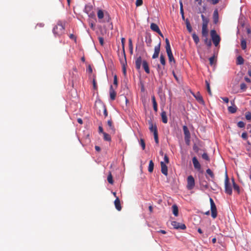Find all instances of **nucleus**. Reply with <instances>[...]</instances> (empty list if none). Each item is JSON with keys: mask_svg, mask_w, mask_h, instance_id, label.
I'll return each mask as SVG.
<instances>
[{"mask_svg": "<svg viewBox=\"0 0 251 251\" xmlns=\"http://www.w3.org/2000/svg\"><path fill=\"white\" fill-rule=\"evenodd\" d=\"M125 39L124 38H122L121 39V42H122V51H123L124 52V51H125Z\"/></svg>", "mask_w": 251, "mask_h": 251, "instance_id": "obj_55", "label": "nucleus"}, {"mask_svg": "<svg viewBox=\"0 0 251 251\" xmlns=\"http://www.w3.org/2000/svg\"><path fill=\"white\" fill-rule=\"evenodd\" d=\"M202 158L205 160H209V157L206 153H203L202 154Z\"/></svg>", "mask_w": 251, "mask_h": 251, "instance_id": "obj_52", "label": "nucleus"}, {"mask_svg": "<svg viewBox=\"0 0 251 251\" xmlns=\"http://www.w3.org/2000/svg\"><path fill=\"white\" fill-rule=\"evenodd\" d=\"M205 83L206 86V89L209 95H212V92L210 87V84L207 80H205Z\"/></svg>", "mask_w": 251, "mask_h": 251, "instance_id": "obj_39", "label": "nucleus"}, {"mask_svg": "<svg viewBox=\"0 0 251 251\" xmlns=\"http://www.w3.org/2000/svg\"><path fill=\"white\" fill-rule=\"evenodd\" d=\"M244 59L241 56L239 55L237 57V59H236L237 65H242L244 64Z\"/></svg>", "mask_w": 251, "mask_h": 251, "instance_id": "obj_27", "label": "nucleus"}, {"mask_svg": "<svg viewBox=\"0 0 251 251\" xmlns=\"http://www.w3.org/2000/svg\"><path fill=\"white\" fill-rule=\"evenodd\" d=\"M153 135H154V138L155 142L157 144H158L159 143V140H158V131H156L155 130Z\"/></svg>", "mask_w": 251, "mask_h": 251, "instance_id": "obj_42", "label": "nucleus"}, {"mask_svg": "<svg viewBox=\"0 0 251 251\" xmlns=\"http://www.w3.org/2000/svg\"><path fill=\"white\" fill-rule=\"evenodd\" d=\"M100 44V45L103 46L104 44V39L101 37H99L98 38Z\"/></svg>", "mask_w": 251, "mask_h": 251, "instance_id": "obj_57", "label": "nucleus"}, {"mask_svg": "<svg viewBox=\"0 0 251 251\" xmlns=\"http://www.w3.org/2000/svg\"><path fill=\"white\" fill-rule=\"evenodd\" d=\"M172 225L174 228L176 229H185L186 228V226L183 224H180L176 221H173L172 222Z\"/></svg>", "mask_w": 251, "mask_h": 251, "instance_id": "obj_8", "label": "nucleus"}, {"mask_svg": "<svg viewBox=\"0 0 251 251\" xmlns=\"http://www.w3.org/2000/svg\"><path fill=\"white\" fill-rule=\"evenodd\" d=\"M221 99L226 102L228 103L229 101V99L227 97H222Z\"/></svg>", "mask_w": 251, "mask_h": 251, "instance_id": "obj_63", "label": "nucleus"}, {"mask_svg": "<svg viewBox=\"0 0 251 251\" xmlns=\"http://www.w3.org/2000/svg\"><path fill=\"white\" fill-rule=\"evenodd\" d=\"M192 38H193V39L194 42L196 44L199 43V42L200 41L199 38L198 36L195 32L192 34Z\"/></svg>", "mask_w": 251, "mask_h": 251, "instance_id": "obj_31", "label": "nucleus"}, {"mask_svg": "<svg viewBox=\"0 0 251 251\" xmlns=\"http://www.w3.org/2000/svg\"><path fill=\"white\" fill-rule=\"evenodd\" d=\"M149 129L151 132L154 133L155 130L157 131V128L156 125L153 126V124L151 122L150 123V127Z\"/></svg>", "mask_w": 251, "mask_h": 251, "instance_id": "obj_28", "label": "nucleus"}, {"mask_svg": "<svg viewBox=\"0 0 251 251\" xmlns=\"http://www.w3.org/2000/svg\"><path fill=\"white\" fill-rule=\"evenodd\" d=\"M230 103L232 105V106H228V110L229 111V112H230V113H235L236 111H237V107L234 104V100H232V101H230Z\"/></svg>", "mask_w": 251, "mask_h": 251, "instance_id": "obj_14", "label": "nucleus"}, {"mask_svg": "<svg viewBox=\"0 0 251 251\" xmlns=\"http://www.w3.org/2000/svg\"><path fill=\"white\" fill-rule=\"evenodd\" d=\"M151 100L153 104V108L154 111L157 112V103L155 100V98L154 96L151 97Z\"/></svg>", "mask_w": 251, "mask_h": 251, "instance_id": "obj_23", "label": "nucleus"}, {"mask_svg": "<svg viewBox=\"0 0 251 251\" xmlns=\"http://www.w3.org/2000/svg\"><path fill=\"white\" fill-rule=\"evenodd\" d=\"M99 133H101L102 134H103V132H104L103 131V128L101 126H99Z\"/></svg>", "mask_w": 251, "mask_h": 251, "instance_id": "obj_64", "label": "nucleus"}, {"mask_svg": "<svg viewBox=\"0 0 251 251\" xmlns=\"http://www.w3.org/2000/svg\"><path fill=\"white\" fill-rule=\"evenodd\" d=\"M92 7L91 5H86L84 9V11L87 13V14H89V13L91 12L92 10Z\"/></svg>", "mask_w": 251, "mask_h": 251, "instance_id": "obj_33", "label": "nucleus"}, {"mask_svg": "<svg viewBox=\"0 0 251 251\" xmlns=\"http://www.w3.org/2000/svg\"><path fill=\"white\" fill-rule=\"evenodd\" d=\"M154 164L152 160H150L149 162V165L148 167V171L150 173L152 172L153 170Z\"/></svg>", "mask_w": 251, "mask_h": 251, "instance_id": "obj_32", "label": "nucleus"}, {"mask_svg": "<svg viewBox=\"0 0 251 251\" xmlns=\"http://www.w3.org/2000/svg\"><path fill=\"white\" fill-rule=\"evenodd\" d=\"M210 62V65L211 66H213L214 64V62L215 60V56H211L209 59Z\"/></svg>", "mask_w": 251, "mask_h": 251, "instance_id": "obj_49", "label": "nucleus"}, {"mask_svg": "<svg viewBox=\"0 0 251 251\" xmlns=\"http://www.w3.org/2000/svg\"><path fill=\"white\" fill-rule=\"evenodd\" d=\"M114 204L116 209L118 211H121L122 207L121 206L120 201L119 198H117L114 201Z\"/></svg>", "mask_w": 251, "mask_h": 251, "instance_id": "obj_17", "label": "nucleus"}, {"mask_svg": "<svg viewBox=\"0 0 251 251\" xmlns=\"http://www.w3.org/2000/svg\"><path fill=\"white\" fill-rule=\"evenodd\" d=\"M121 65L122 66L123 73L126 75V66L127 65V62L124 58L121 61Z\"/></svg>", "mask_w": 251, "mask_h": 251, "instance_id": "obj_19", "label": "nucleus"}, {"mask_svg": "<svg viewBox=\"0 0 251 251\" xmlns=\"http://www.w3.org/2000/svg\"><path fill=\"white\" fill-rule=\"evenodd\" d=\"M151 28L153 31L159 32L160 29L158 26L155 23H151Z\"/></svg>", "mask_w": 251, "mask_h": 251, "instance_id": "obj_22", "label": "nucleus"}, {"mask_svg": "<svg viewBox=\"0 0 251 251\" xmlns=\"http://www.w3.org/2000/svg\"><path fill=\"white\" fill-rule=\"evenodd\" d=\"M242 138L244 140H247L248 138L247 133L246 132H243L241 135Z\"/></svg>", "mask_w": 251, "mask_h": 251, "instance_id": "obj_58", "label": "nucleus"}, {"mask_svg": "<svg viewBox=\"0 0 251 251\" xmlns=\"http://www.w3.org/2000/svg\"><path fill=\"white\" fill-rule=\"evenodd\" d=\"M98 17L100 21V22H101L103 18L104 17L105 13H104L103 11L101 9H99L98 11Z\"/></svg>", "mask_w": 251, "mask_h": 251, "instance_id": "obj_18", "label": "nucleus"}, {"mask_svg": "<svg viewBox=\"0 0 251 251\" xmlns=\"http://www.w3.org/2000/svg\"><path fill=\"white\" fill-rule=\"evenodd\" d=\"M187 188L188 190H192L195 186V179L193 176L191 175L187 177Z\"/></svg>", "mask_w": 251, "mask_h": 251, "instance_id": "obj_7", "label": "nucleus"}, {"mask_svg": "<svg viewBox=\"0 0 251 251\" xmlns=\"http://www.w3.org/2000/svg\"><path fill=\"white\" fill-rule=\"evenodd\" d=\"M64 29V27L63 25L61 24H58L53 27L52 32L55 36H57L61 34Z\"/></svg>", "mask_w": 251, "mask_h": 251, "instance_id": "obj_5", "label": "nucleus"}, {"mask_svg": "<svg viewBox=\"0 0 251 251\" xmlns=\"http://www.w3.org/2000/svg\"><path fill=\"white\" fill-rule=\"evenodd\" d=\"M202 186L205 189H207L208 188V185L206 181H204L202 183Z\"/></svg>", "mask_w": 251, "mask_h": 251, "instance_id": "obj_60", "label": "nucleus"}, {"mask_svg": "<svg viewBox=\"0 0 251 251\" xmlns=\"http://www.w3.org/2000/svg\"><path fill=\"white\" fill-rule=\"evenodd\" d=\"M206 172L208 175H209L210 176L211 178L214 177V175L212 171L210 169H207Z\"/></svg>", "mask_w": 251, "mask_h": 251, "instance_id": "obj_45", "label": "nucleus"}, {"mask_svg": "<svg viewBox=\"0 0 251 251\" xmlns=\"http://www.w3.org/2000/svg\"><path fill=\"white\" fill-rule=\"evenodd\" d=\"M128 46L129 48L133 47L132 40L130 38L128 39Z\"/></svg>", "mask_w": 251, "mask_h": 251, "instance_id": "obj_62", "label": "nucleus"}, {"mask_svg": "<svg viewBox=\"0 0 251 251\" xmlns=\"http://www.w3.org/2000/svg\"><path fill=\"white\" fill-rule=\"evenodd\" d=\"M185 23H186V27H187L188 31H189V33H191L192 31V26L191 25V24H190L189 20L188 19H187L186 20Z\"/></svg>", "mask_w": 251, "mask_h": 251, "instance_id": "obj_30", "label": "nucleus"}, {"mask_svg": "<svg viewBox=\"0 0 251 251\" xmlns=\"http://www.w3.org/2000/svg\"><path fill=\"white\" fill-rule=\"evenodd\" d=\"M240 89L242 90V91L244 92L246 91L247 89V85L245 83H242L240 84Z\"/></svg>", "mask_w": 251, "mask_h": 251, "instance_id": "obj_48", "label": "nucleus"}, {"mask_svg": "<svg viewBox=\"0 0 251 251\" xmlns=\"http://www.w3.org/2000/svg\"><path fill=\"white\" fill-rule=\"evenodd\" d=\"M208 22H209V20L208 18H206L204 20H202V26L204 27V26H205V27H207Z\"/></svg>", "mask_w": 251, "mask_h": 251, "instance_id": "obj_46", "label": "nucleus"}, {"mask_svg": "<svg viewBox=\"0 0 251 251\" xmlns=\"http://www.w3.org/2000/svg\"><path fill=\"white\" fill-rule=\"evenodd\" d=\"M210 209L211 211V216L215 219L217 216V211L216 206L212 198H210Z\"/></svg>", "mask_w": 251, "mask_h": 251, "instance_id": "obj_6", "label": "nucleus"}, {"mask_svg": "<svg viewBox=\"0 0 251 251\" xmlns=\"http://www.w3.org/2000/svg\"><path fill=\"white\" fill-rule=\"evenodd\" d=\"M119 60H120V61L121 63V61L124 58L126 60L125 51H124V52L123 51H122V52L121 53V55H120L119 53Z\"/></svg>", "mask_w": 251, "mask_h": 251, "instance_id": "obj_37", "label": "nucleus"}, {"mask_svg": "<svg viewBox=\"0 0 251 251\" xmlns=\"http://www.w3.org/2000/svg\"><path fill=\"white\" fill-rule=\"evenodd\" d=\"M232 181L233 183V187L235 191H237V192L239 194L240 192V187L239 186L236 184V183L234 181V179L233 178L232 179Z\"/></svg>", "mask_w": 251, "mask_h": 251, "instance_id": "obj_26", "label": "nucleus"}, {"mask_svg": "<svg viewBox=\"0 0 251 251\" xmlns=\"http://www.w3.org/2000/svg\"><path fill=\"white\" fill-rule=\"evenodd\" d=\"M107 181L110 184H113L114 181L113 180V177L111 172H109V174L107 176Z\"/></svg>", "mask_w": 251, "mask_h": 251, "instance_id": "obj_36", "label": "nucleus"}, {"mask_svg": "<svg viewBox=\"0 0 251 251\" xmlns=\"http://www.w3.org/2000/svg\"><path fill=\"white\" fill-rule=\"evenodd\" d=\"M225 193L229 195H231L232 194V187L229 182V180L226 173L225 176Z\"/></svg>", "mask_w": 251, "mask_h": 251, "instance_id": "obj_2", "label": "nucleus"}, {"mask_svg": "<svg viewBox=\"0 0 251 251\" xmlns=\"http://www.w3.org/2000/svg\"><path fill=\"white\" fill-rule=\"evenodd\" d=\"M145 42L148 47H151L152 39L151 34L150 33H147L145 36Z\"/></svg>", "mask_w": 251, "mask_h": 251, "instance_id": "obj_13", "label": "nucleus"}, {"mask_svg": "<svg viewBox=\"0 0 251 251\" xmlns=\"http://www.w3.org/2000/svg\"><path fill=\"white\" fill-rule=\"evenodd\" d=\"M162 121L164 124H167L168 122V118L166 115V112L164 111H162L161 113Z\"/></svg>", "mask_w": 251, "mask_h": 251, "instance_id": "obj_21", "label": "nucleus"}, {"mask_svg": "<svg viewBox=\"0 0 251 251\" xmlns=\"http://www.w3.org/2000/svg\"><path fill=\"white\" fill-rule=\"evenodd\" d=\"M237 126L239 127L243 128L245 127V124L242 121H240L237 123Z\"/></svg>", "mask_w": 251, "mask_h": 251, "instance_id": "obj_53", "label": "nucleus"}, {"mask_svg": "<svg viewBox=\"0 0 251 251\" xmlns=\"http://www.w3.org/2000/svg\"><path fill=\"white\" fill-rule=\"evenodd\" d=\"M160 165H161V173L165 176H167L168 175V167H167V166L166 165V164L163 161L161 162Z\"/></svg>", "mask_w": 251, "mask_h": 251, "instance_id": "obj_15", "label": "nucleus"}, {"mask_svg": "<svg viewBox=\"0 0 251 251\" xmlns=\"http://www.w3.org/2000/svg\"><path fill=\"white\" fill-rule=\"evenodd\" d=\"M183 130L184 134V140L187 145L189 146L190 144L191 134L190 131L186 126H183Z\"/></svg>", "mask_w": 251, "mask_h": 251, "instance_id": "obj_4", "label": "nucleus"}, {"mask_svg": "<svg viewBox=\"0 0 251 251\" xmlns=\"http://www.w3.org/2000/svg\"><path fill=\"white\" fill-rule=\"evenodd\" d=\"M140 144L141 146L142 149L144 150L145 149V143L144 139H140Z\"/></svg>", "mask_w": 251, "mask_h": 251, "instance_id": "obj_51", "label": "nucleus"}, {"mask_svg": "<svg viewBox=\"0 0 251 251\" xmlns=\"http://www.w3.org/2000/svg\"><path fill=\"white\" fill-rule=\"evenodd\" d=\"M142 63V66L145 71L147 74H150V70L149 69V65L147 61L145 60L142 61V57L141 56L137 58L135 60V68L137 70H139L141 68V64Z\"/></svg>", "mask_w": 251, "mask_h": 251, "instance_id": "obj_1", "label": "nucleus"}, {"mask_svg": "<svg viewBox=\"0 0 251 251\" xmlns=\"http://www.w3.org/2000/svg\"><path fill=\"white\" fill-rule=\"evenodd\" d=\"M192 162L195 169L198 171H200L201 169V165L196 157L195 156L192 158Z\"/></svg>", "mask_w": 251, "mask_h": 251, "instance_id": "obj_12", "label": "nucleus"}, {"mask_svg": "<svg viewBox=\"0 0 251 251\" xmlns=\"http://www.w3.org/2000/svg\"><path fill=\"white\" fill-rule=\"evenodd\" d=\"M193 150L196 152H198L199 151V147L196 145V144H195L193 147Z\"/></svg>", "mask_w": 251, "mask_h": 251, "instance_id": "obj_56", "label": "nucleus"}, {"mask_svg": "<svg viewBox=\"0 0 251 251\" xmlns=\"http://www.w3.org/2000/svg\"><path fill=\"white\" fill-rule=\"evenodd\" d=\"M172 210H173V213L174 214V215L175 216H178V207L176 205L174 204L172 206Z\"/></svg>", "mask_w": 251, "mask_h": 251, "instance_id": "obj_29", "label": "nucleus"}, {"mask_svg": "<svg viewBox=\"0 0 251 251\" xmlns=\"http://www.w3.org/2000/svg\"><path fill=\"white\" fill-rule=\"evenodd\" d=\"M193 95L200 103L203 105L204 104V101L200 92H198L196 94H193Z\"/></svg>", "mask_w": 251, "mask_h": 251, "instance_id": "obj_11", "label": "nucleus"}, {"mask_svg": "<svg viewBox=\"0 0 251 251\" xmlns=\"http://www.w3.org/2000/svg\"><path fill=\"white\" fill-rule=\"evenodd\" d=\"M168 56V58H169V62L170 63H171L172 62H173L174 63H176V61L175 60V58L173 56V53H170V54H167Z\"/></svg>", "mask_w": 251, "mask_h": 251, "instance_id": "obj_38", "label": "nucleus"}, {"mask_svg": "<svg viewBox=\"0 0 251 251\" xmlns=\"http://www.w3.org/2000/svg\"><path fill=\"white\" fill-rule=\"evenodd\" d=\"M160 46L161 41L159 42V44L157 46H155L154 51L152 56L153 59L157 58L158 57L160 51Z\"/></svg>", "mask_w": 251, "mask_h": 251, "instance_id": "obj_9", "label": "nucleus"}, {"mask_svg": "<svg viewBox=\"0 0 251 251\" xmlns=\"http://www.w3.org/2000/svg\"><path fill=\"white\" fill-rule=\"evenodd\" d=\"M107 126H108V131L112 134H114L115 132V128L113 125V122L111 119L107 121Z\"/></svg>", "mask_w": 251, "mask_h": 251, "instance_id": "obj_10", "label": "nucleus"}, {"mask_svg": "<svg viewBox=\"0 0 251 251\" xmlns=\"http://www.w3.org/2000/svg\"><path fill=\"white\" fill-rule=\"evenodd\" d=\"M88 15V16L91 18H95V15L94 12L89 13Z\"/></svg>", "mask_w": 251, "mask_h": 251, "instance_id": "obj_61", "label": "nucleus"}, {"mask_svg": "<svg viewBox=\"0 0 251 251\" xmlns=\"http://www.w3.org/2000/svg\"><path fill=\"white\" fill-rule=\"evenodd\" d=\"M204 43L208 47H210L212 45L211 41L210 40L208 39V37H204Z\"/></svg>", "mask_w": 251, "mask_h": 251, "instance_id": "obj_41", "label": "nucleus"}, {"mask_svg": "<svg viewBox=\"0 0 251 251\" xmlns=\"http://www.w3.org/2000/svg\"><path fill=\"white\" fill-rule=\"evenodd\" d=\"M160 61L161 64L163 66H165L166 65L165 58V56L163 54L160 55Z\"/></svg>", "mask_w": 251, "mask_h": 251, "instance_id": "obj_40", "label": "nucleus"}, {"mask_svg": "<svg viewBox=\"0 0 251 251\" xmlns=\"http://www.w3.org/2000/svg\"><path fill=\"white\" fill-rule=\"evenodd\" d=\"M143 4V0H136V6L137 7L141 6Z\"/></svg>", "mask_w": 251, "mask_h": 251, "instance_id": "obj_54", "label": "nucleus"}, {"mask_svg": "<svg viewBox=\"0 0 251 251\" xmlns=\"http://www.w3.org/2000/svg\"><path fill=\"white\" fill-rule=\"evenodd\" d=\"M220 0H206L207 2L210 4L215 5L219 2Z\"/></svg>", "mask_w": 251, "mask_h": 251, "instance_id": "obj_43", "label": "nucleus"}, {"mask_svg": "<svg viewBox=\"0 0 251 251\" xmlns=\"http://www.w3.org/2000/svg\"><path fill=\"white\" fill-rule=\"evenodd\" d=\"M109 94H110V99L112 100H115V98H116V93L115 91V90L113 87V86L112 85H111V86L110 87Z\"/></svg>", "mask_w": 251, "mask_h": 251, "instance_id": "obj_16", "label": "nucleus"}, {"mask_svg": "<svg viewBox=\"0 0 251 251\" xmlns=\"http://www.w3.org/2000/svg\"><path fill=\"white\" fill-rule=\"evenodd\" d=\"M219 20V14L217 9H215L213 13V22L214 23L216 24Z\"/></svg>", "mask_w": 251, "mask_h": 251, "instance_id": "obj_20", "label": "nucleus"}, {"mask_svg": "<svg viewBox=\"0 0 251 251\" xmlns=\"http://www.w3.org/2000/svg\"><path fill=\"white\" fill-rule=\"evenodd\" d=\"M210 35L213 44L215 46H217L221 40L220 37L217 34L215 30H211L210 31Z\"/></svg>", "mask_w": 251, "mask_h": 251, "instance_id": "obj_3", "label": "nucleus"}, {"mask_svg": "<svg viewBox=\"0 0 251 251\" xmlns=\"http://www.w3.org/2000/svg\"><path fill=\"white\" fill-rule=\"evenodd\" d=\"M103 139L105 141H110L111 140V136L109 134H108L106 132H103Z\"/></svg>", "mask_w": 251, "mask_h": 251, "instance_id": "obj_34", "label": "nucleus"}, {"mask_svg": "<svg viewBox=\"0 0 251 251\" xmlns=\"http://www.w3.org/2000/svg\"><path fill=\"white\" fill-rule=\"evenodd\" d=\"M165 48H166V52H167V54L172 53L170 45H169V46H165Z\"/></svg>", "mask_w": 251, "mask_h": 251, "instance_id": "obj_50", "label": "nucleus"}, {"mask_svg": "<svg viewBox=\"0 0 251 251\" xmlns=\"http://www.w3.org/2000/svg\"><path fill=\"white\" fill-rule=\"evenodd\" d=\"M201 33H202V36L203 37H208V31L207 30V27L202 26Z\"/></svg>", "mask_w": 251, "mask_h": 251, "instance_id": "obj_24", "label": "nucleus"}, {"mask_svg": "<svg viewBox=\"0 0 251 251\" xmlns=\"http://www.w3.org/2000/svg\"><path fill=\"white\" fill-rule=\"evenodd\" d=\"M93 88L95 90H97L98 86H97V82H96V76H94V77H93Z\"/></svg>", "mask_w": 251, "mask_h": 251, "instance_id": "obj_44", "label": "nucleus"}, {"mask_svg": "<svg viewBox=\"0 0 251 251\" xmlns=\"http://www.w3.org/2000/svg\"><path fill=\"white\" fill-rule=\"evenodd\" d=\"M113 84L116 85L117 87L118 84V80H117V77L116 75H115L114 76V81H113Z\"/></svg>", "mask_w": 251, "mask_h": 251, "instance_id": "obj_59", "label": "nucleus"}, {"mask_svg": "<svg viewBox=\"0 0 251 251\" xmlns=\"http://www.w3.org/2000/svg\"><path fill=\"white\" fill-rule=\"evenodd\" d=\"M111 20V18L109 14L107 12L105 13V15L103 18L101 22H107L109 23Z\"/></svg>", "mask_w": 251, "mask_h": 251, "instance_id": "obj_25", "label": "nucleus"}, {"mask_svg": "<svg viewBox=\"0 0 251 251\" xmlns=\"http://www.w3.org/2000/svg\"><path fill=\"white\" fill-rule=\"evenodd\" d=\"M241 46L243 50H245L247 48L246 41L244 38H242L241 40Z\"/></svg>", "mask_w": 251, "mask_h": 251, "instance_id": "obj_35", "label": "nucleus"}, {"mask_svg": "<svg viewBox=\"0 0 251 251\" xmlns=\"http://www.w3.org/2000/svg\"><path fill=\"white\" fill-rule=\"evenodd\" d=\"M246 119L247 120L251 121V112H247L245 114Z\"/></svg>", "mask_w": 251, "mask_h": 251, "instance_id": "obj_47", "label": "nucleus"}]
</instances>
